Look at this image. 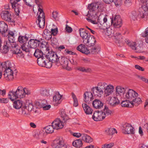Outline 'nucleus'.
Instances as JSON below:
<instances>
[{"mask_svg": "<svg viewBox=\"0 0 148 148\" xmlns=\"http://www.w3.org/2000/svg\"><path fill=\"white\" fill-rule=\"evenodd\" d=\"M33 0H23L25 4L30 7L32 6V5H31V3L32 2Z\"/></svg>", "mask_w": 148, "mask_h": 148, "instance_id": "nucleus-64", "label": "nucleus"}, {"mask_svg": "<svg viewBox=\"0 0 148 148\" xmlns=\"http://www.w3.org/2000/svg\"><path fill=\"white\" fill-rule=\"evenodd\" d=\"M51 35L53 36H56L57 34L58 33V29L57 28L55 29H51Z\"/></svg>", "mask_w": 148, "mask_h": 148, "instance_id": "nucleus-58", "label": "nucleus"}, {"mask_svg": "<svg viewBox=\"0 0 148 148\" xmlns=\"http://www.w3.org/2000/svg\"><path fill=\"white\" fill-rule=\"evenodd\" d=\"M35 137L37 139H41L44 137V133L43 132H37L35 135Z\"/></svg>", "mask_w": 148, "mask_h": 148, "instance_id": "nucleus-48", "label": "nucleus"}, {"mask_svg": "<svg viewBox=\"0 0 148 148\" xmlns=\"http://www.w3.org/2000/svg\"><path fill=\"white\" fill-rule=\"evenodd\" d=\"M28 39V37L25 36H23L20 35L18 38L19 42L21 43L24 44H26Z\"/></svg>", "mask_w": 148, "mask_h": 148, "instance_id": "nucleus-34", "label": "nucleus"}, {"mask_svg": "<svg viewBox=\"0 0 148 148\" xmlns=\"http://www.w3.org/2000/svg\"><path fill=\"white\" fill-rule=\"evenodd\" d=\"M111 23L114 27L115 28H119L121 27L122 24V20L119 15H116L112 18Z\"/></svg>", "mask_w": 148, "mask_h": 148, "instance_id": "nucleus-7", "label": "nucleus"}, {"mask_svg": "<svg viewBox=\"0 0 148 148\" xmlns=\"http://www.w3.org/2000/svg\"><path fill=\"white\" fill-rule=\"evenodd\" d=\"M103 113L102 111L94 112L92 116V119L95 121L102 120L105 119V116H103Z\"/></svg>", "mask_w": 148, "mask_h": 148, "instance_id": "nucleus-13", "label": "nucleus"}, {"mask_svg": "<svg viewBox=\"0 0 148 148\" xmlns=\"http://www.w3.org/2000/svg\"><path fill=\"white\" fill-rule=\"evenodd\" d=\"M11 16V14L8 11H4L1 15L2 18L8 22H12Z\"/></svg>", "mask_w": 148, "mask_h": 148, "instance_id": "nucleus-18", "label": "nucleus"}, {"mask_svg": "<svg viewBox=\"0 0 148 148\" xmlns=\"http://www.w3.org/2000/svg\"><path fill=\"white\" fill-rule=\"evenodd\" d=\"M16 49L13 51L12 53L13 54H20L22 53V51L20 49H18V47L16 48Z\"/></svg>", "mask_w": 148, "mask_h": 148, "instance_id": "nucleus-60", "label": "nucleus"}, {"mask_svg": "<svg viewBox=\"0 0 148 148\" xmlns=\"http://www.w3.org/2000/svg\"><path fill=\"white\" fill-rule=\"evenodd\" d=\"M23 92L24 95V97H25L26 95H29L30 94V91L27 88H23Z\"/></svg>", "mask_w": 148, "mask_h": 148, "instance_id": "nucleus-56", "label": "nucleus"}, {"mask_svg": "<svg viewBox=\"0 0 148 148\" xmlns=\"http://www.w3.org/2000/svg\"><path fill=\"white\" fill-rule=\"evenodd\" d=\"M20 7L21 5L18 4V5H16L15 7L14 8L16 14L17 15H18L20 12Z\"/></svg>", "mask_w": 148, "mask_h": 148, "instance_id": "nucleus-52", "label": "nucleus"}, {"mask_svg": "<svg viewBox=\"0 0 148 148\" xmlns=\"http://www.w3.org/2000/svg\"><path fill=\"white\" fill-rule=\"evenodd\" d=\"M142 3L145 4L143 5L139 9L140 16L143 18L147 13L148 11V0H139Z\"/></svg>", "mask_w": 148, "mask_h": 148, "instance_id": "nucleus-6", "label": "nucleus"}, {"mask_svg": "<svg viewBox=\"0 0 148 148\" xmlns=\"http://www.w3.org/2000/svg\"><path fill=\"white\" fill-rule=\"evenodd\" d=\"M58 56L56 53L53 51H49V53L47 54L45 56L47 59L49 58V60H51L53 63H55L57 61Z\"/></svg>", "mask_w": 148, "mask_h": 148, "instance_id": "nucleus-12", "label": "nucleus"}, {"mask_svg": "<svg viewBox=\"0 0 148 148\" xmlns=\"http://www.w3.org/2000/svg\"><path fill=\"white\" fill-rule=\"evenodd\" d=\"M93 94L90 92H86L84 94V100L88 104L92 103V100L93 99Z\"/></svg>", "mask_w": 148, "mask_h": 148, "instance_id": "nucleus-14", "label": "nucleus"}, {"mask_svg": "<svg viewBox=\"0 0 148 148\" xmlns=\"http://www.w3.org/2000/svg\"><path fill=\"white\" fill-rule=\"evenodd\" d=\"M93 107L96 109H100L103 107V104L100 100L95 99L92 103Z\"/></svg>", "mask_w": 148, "mask_h": 148, "instance_id": "nucleus-22", "label": "nucleus"}, {"mask_svg": "<svg viewBox=\"0 0 148 148\" xmlns=\"http://www.w3.org/2000/svg\"><path fill=\"white\" fill-rule=\"evenodd\" d=\"M126 42L132 49L135 50L136 52L141 53L142 52L141 47L139 44H136L135 42H130L129 40L126 41Z\"/></svg>", "mask_w": 148, "mask_h": 148, "instance_id": "nucleus-11", "label": "nucleus"}, {"mask_svg": "<svg viewBox=\"0 0 148 148\" xmlns=\"http://www.w3.org/2000/svg\"><path fill=\"white\" fill-rule=\"evenodd\" d=\"M38 47L40 49L43 51L44 52L45 56L48 53H49L50 51L49 47H48V45L47 43L45 42H41V41L39 40V41L38 42Z\"/></svg>", "mask_w": 148, "mask_h": 148, "instance_id": "nucleus-9", "label": "nucleus"}, {"mask_svg": "<svg viewBox=\"0 0 148 148\" xmlns=\"http://www.w3.org/2000/svg\"><path fill=\"white\" fill-rule=\"evenodd\" d=\"M105 132L106 134L109 136H112L115 133H117V131L115 129L111 127L107 128Z\"/></svg>", "mask_w": 148, "mask_h": 148, "instance_id": "nucleus-33", "label": "nucleus"}, {"mask_svg": "<svg viewBox=\"0 0 148 148\" xmlns=\"http://www.w3.org/2000/svg\"><path fill=\"white\" fill-rule=\"evenodd\" d=\"M54 129H55L52 125L47 126L45 128V131L47 134L53 133V132Z\"/></svg>", "mask_w": 148, "mask_h": 148, "instance_id": "nucleus-39", "label": "nucleus"}, {"mask_svg": "<svg viewBox=\"0 0 148 148\" xmlns=\"http://www.w3.org/2000/svg\"><path fill=\"white\" fill-rule=\"evenodd\" d=\"M93 95L97 97H101L103 94V90L98 88L97 87L93 88L92 89Z\"/></svg>", "mask_w": 148, "mask_h": 148, "instance_id": "nucleus-21", "label": "nucleus"}, {"mask_svg": "<svg viewBox=\"0 0 148 148\" xmlns=\"http://www.w3.org/2000/svg\"><path fill=\"white\" fill-rule=\"evenodd\" d=\"M8 44H9V47H12V48H16L18 47V46L17 45L16 42L13 41V42H8Z\"/></svg>", "mask_w": 148, "mask_h": 148, "instance_id": "nucleus-57", "label": "nucleus"}, {"mask_svg": "<svg viewBox=\"0 0 148 148\" xmlns=\"http://www.w3.org/2000/svg\"><path fill=\"white\" fill-rule=\"evenodd\" d=\"M121 106L123 107H132L134 106V103L131 101H123L121 103Z\"/></svg>", "mask_w": 148, "mask_h": 148, "instance_id": "nucleus-29", "label": "nucleus"}, {"mask_svg": "<svg viewBox=\"0 0 148 148\" xmlns=\"http://www.w3.org/2000/svg\"><path fill=\"white\" fill-rule=\"evenodd\" d=\"M116 43H119V42L122 39L121 35V33L114 32L113 33Z\"/></svg>", "mask_w": 148, "mask_h": 148, "instance_id": "nucleus-35", "label": "nucleus"}, {"mask_svg": "<svg viewBox=\"0 0 148 148\" xmlns=\"http://www.w3.org/2000/svg\"><path fill=\"white\" fill-rule=\"evenodd\" d=\"M36 23L40 28H43L45 25V16H42L40 15H38L37 17Z\"/></svg>", "mask_w": 148, "mask_h": 148, "instance_id": "nucleus-16", "label": "nucleus"}, {"mask_svg": "<svg viewBox=\"0 0 148 148\" xmlns=\"http://www.w3.org/2000/svg\"><path fill=\"white\" fill-rule=\"evenodd\" d=\"M123 133L125 134H134L135 133L134 127L130 124L126 123L123 125Z\"/></svg>", "mask_w": 148, "mask_h": 148, "instance_id": "nucleus-8", "label": "nucleus"}, {"mask_svg": "<svg viewBox=\"0 0 148 148\" xmlns=\"http://www.w3.org/2000/svg\"><path fill=\"white\" fill-rule=\"evenodd\" d=\"M9 44L8 42H6L4 43V45L3 47L2 52L4 54L6 53L9 51Z\"/></svg>", "mask_w": 148, "mask_h": 148, "instance_id": "nucleus-44", "label": "nucleus"}, {"mask_svg": "<svg viewBox=\"0 0 148 148\" xmlns=\"http://www.w3.org/2000/svg\"><path fill=\"white\" fill-rule=\"evenodd\" d=\"M101 47L99 45H96L95 47H92L91 49H87L85 45L83 44H81L78 46L76 49L82 53L86 54H97L99 53Z\"/></svg>", "mask_w": 148, "mask_h": 148, "instance_id": "nucleus-4", "label": "nucleus"}, {"mask_svg": "<svg viewBox=\"0 0 148 148\" xmlns=\"http://www.w3.org/2000/svg\"><path fill=\"white\" fill-rule=\"evenodd\" d=\"M62 64L61 65L63 66L68 70H70L71 68L68 66V59L66 58H64V60L62 61Z\"/></svg>", "mask_w": 148, "mask_h": 148, "instance_id": "nucleus-43", "label": "nucleus"}, {"mask_svg": "<svg viewBox=\"0 0 148 148\" xmlns=\"http://www.w3.org/2000/svg\"><path fill=\"white\" fill-rule=\"evenodd\" d=\"M3 69H4L3 75L5 80L7 81H12L13 78V70L14 69V64L7 61L2 63L1 64Z\"/></svg>", "mask_w": 148, "mask_h": 148, "instance_id": "nucleus-1", "label": "nucleus"}, {"mask_svg": "<svg viewBox=\"0 0 148 148\" xmlns=\"http://www.w3.org/2000/svg\"><path fill=\"white\" fill-rule=\"evenodd\" d=\"M23 90V87L21 86H18L16 90L13 89L9 92L8 96L9 99L12 101H14L17 98H24Z\"/></svg>", "mask_w": 148, "mask_h": 148, "instance_id": "nucleus-5", "label": "nucleus"}, {"mask_svg": "<svg viewBox=\"0 0 148 148\" xmlns=\"http://www.w3.org/2000/svg\"><path fill=\"white\" fill-rule=\"evenodd\" d=\"M44 58H40L38 59L37 62L39 65L41 66H44L45 60H43Z\"/></svg>", "mask_w": 148, "mask_h": 148, "instance_id": "nucleus-49", "label": "nucleus"}, {"mask_svg": "<svg viewBox=\"0 0 148 148\" xmlns=\"http://www.w3.org/2000/svg\"><path fill=\"white\" fill-rule=\"evenodd\" d=\"M138 94L132 89H129L128 91L124 94V97L132 101L138 95Z\"/></svg>", "mask_w": 148, "mask_h": 148, "instance_id": "nucleus-10", "label": "nucleus"}, {"mask_svg": "<svg viewBox=\"0 0 148 148\" xmlns=\"http://www.w3.org/2000/svg\"><path fill=\"white\" fill-rule=\"evenodd\" d=\"M9 100L8 98H0V103H8Z\"/></svg>", "mask_w": 148, "mask_h": 148, "instance_id": "nucleus-63", "label": "nucleus"}, {"mask_svg": "<svg viewBox=\"0 0 148 148\" xmlns=\"http://www.w3.org/2000/svg\"><path fill=\"white\" fill-rule=\"evenodd\" d=\"M65 57L64 56H58L57 61L55 62L56 65L59 66L62 64V61L64 59Z\"/></svg>", "mask_w": 148, "mask_h": 148, "instance_id": "nucleus-40", "label": "nucleus"}, {"mask_svg": "<svg viewBox=\"0 0 148 148\" xmlns=\"http://www.w3.org/2000/svg\"><path fill=\"white\" fill-rule=\"evenodd\" d=\"M19 114H22L24 116H26L28 114V111L27 110L26 106H23L19 111Z\"/></svg>", "mask_w": 148, "mask_h": 148, "instance_id": "nucleus-36", "label": "nucleus"}, {"mask_svg": "<svg viewBox=\"0 0 148 148\" xmlns=\"http://www.w3.org/2000/svg\"><path fill=\"white\" fill-rule=\"evenodd\" d=\"M38 41L39 40L31 39L28 42V47L32 48H36L37 47V45L38 46Z\"/></svg>", "mask_w": 148, "mask_h": 148, "instance_id": "nucleus-23", "label": "nucleus"}, {"mask_svg": "<svg viewBox=\"0 0 148 148\" xmlns=\"http://www.w3.org/2000/svg\"><path fill=\"white\" fill-rule=\"evenodd\" d=\"M80 36L82 38L83 42L84 44L88 47H93L96 42L95 38L92 35L87 33L84 28L79 29Z\"/></svg>", "mask_w": 148, "mask_h": 148, "instance_id": "nucleus-2", "label": "nucleus"}, {"mask_svg": "<svg viewBox=\"0 0 148 148\" xmlns=\"http://www.w3.org/2000/svg\"><path fill=\"white\" fill-rule=\"evenodd\" d=\"M63 110L61 111V116L62 119L64 122H66L68 119V117L66 114L65 112Z\"/></svg>", "mask_w": 148, "mask_h": 148, "instance_id": "nucleus-46", "label": "nucleus"}, {"mask_svg": "<svg viewBox=\"0 0 148 148\" xmlns=\"http://www.w3.org/2000/svg\"><path fill=\"white\" fill-rule=\"evenodd\" d=\"M114 87L111 85L106 86L104 89L105 94L106 96L109 95L113 91Z\"/></svg>", "mask_w": 148, "mask_h": 148, "instance_id": "nucleus-24", "label": "nucleus"}, {"mask_svg": "<svg viewBox=\"0 0 148 148\" xmlns=\"http://www.w3.org/2000/svg\"><path fill=\"white\" fill-rule=\"evenodd\" d=\"M71 96L73 99V106L75 107H77L78 105V101L76 96L73 92L71 93Z\"/></svg>", "mask_w": 148, "mask_h": 148, "instance_id": "nucleus-45", "label": "nucleus"}, {"mask_svg": "<svg viewBox=\"0 0 148 148\" xmlns=\"http://www.w3.org/2000/svg\"><path fill=\"white\" fill-rule=\"evenodd\" d=\"M43 36L46 40H51L52 38L51 32L47 29H45L44 31Z\"/></svg>", "mask_w": 148, "mask_h": 148, "instance_id": "nucleus-26", "label": "nucleus"}, {"mask_svg": "<svg viewBox=\"0 0 148 148\" xmlns=\"http://www.w3.org/2000/svg\"><path fill=\"white\" fill-rule=\"evenodd\" d=\"M82 140L87 143H90L92 142L93 139L89 136L86 134H83L82 136Z\"/></svg>", "mask_w": 148, "mask_h": 148, "instance_id": "nucleus-31", "label": "nucleus"}, {"mask_svg": "<svg viewBox=\"0 0 148 148\" xmlns=\"http://www.w3.org/2000/svg\"><path fill=\"white\" fill-rule=\"evenodd\" d=\"M55 141L56 143L55 145V148H61L65 145L64 140L61 137L57 138Z\"/></svg>", "mask_w": 148, "mask_h": 148, "instance_id": "nucleus-20", "label": "nucleus"}, {"mask_svg": "<svg viewBox=\"0 0 148 148\" xmlns=\"http://www.w3.org/2000/svg\"><path fill=\"white\" fill-rule=\"evenodd\" d=\"M98 8V6L96 3H92L88 4V8L89 11H88L87 15H89L90 16L88 18H87L86 19L89 22L94 24H97L98 23H99L100 22L99 21V17L98 19V23L92 20V19L97 18L99 15L98 13H96L95 11V10Z\"/></svg>", "mask_w": 148, "mask_h": 148, "instance_id": "nucleus-3", "label": "nucleus"}, {"mask_svg": "<svg viewBox=\"0 0 148 148\" xmlns=\"http://www.w3.org/2000/svg\"><path fill=\"white\" fill-rule=\"evenodd\" d=\"M65 30L69 33H70L73 31V29L72 28L69 26L67 24H66V25Z\"/></svg>", "mask_w": 148, "mask_h": 148, "instance_id": "nucleus-59", "label": "nucleus"}, {"mask_svg": "<svg viewBox=\"0 0 148 148\" xmlns=\"http://www.w3.org/2000/svg\"><path fill=\"white\" fill-rule=\"evenodd\" d=\"M44 52L41 49H36L35 50V52L34 53V55L38 59L40 58H44L45 56Z\"/></svg>", "mask_w": 148, "mask_h": 148, "instance_id": "nucleus-25", "label": "nucleus"}, {"mask_svg": "<svg viewBox=\"0 0 148 148\" xmlns=\"http://www.w3.org/2000/svg\"><path fill=\"white\" fill-rule=\"evenodd\" d=\"M27 110L28 111H31L33 108V105L32 103H29L27 106H26Z\"/></svg>", "mask_w": 148, "mask_h": 148, "instance_id": "nucleus-61", "label": "nucleus"}, {"mask_svg": "<svg viewBox=\"0 0 148 148\" xmlns=\"http://www.w3.org/2000/svg\"><path fill=\"white\" fill-rule=\"evenodd\" d=\"M107 85V84L105 82H100L97 84V86L96 87H98V88L103 90L105 89Z\"/></svg>", "mask_w": 148, "mask_h": 148, "instance_id": "nucleus-47", "label": "nucleus"}, {"mask_svg": "<svg viewBox=\"0 0 148 148\" xmlns=\"http://www.w3.org/2000/svg\"><path fill=\"white\" fill-rule=\"evenodd\" d=\"M51 60H49V61L47 60L46 61L45 60L44 65L45 67L49 69L52 66V63L53 62Z\"/></svg>", "mask_w": 148, "mask_h": 148, "instance_id": "nucleus-50", "label": "nucleus"}, {"mask_svg": "<svg viewBox=\"0 0 148 148\" xmlns=\"http://www.w3.org/2000/svg\"><path fill=\"white\" fill-rule=\"evenodd\" d=\"M136 76L140 79L141 80L145 83L148 84V79L145 78V77L139 75H136Z\"/></svg>", "mask_w": 148, "mask_h": 148, "instance_id": "nucleus-51", "label": "nucleus"}, {"mask_svg": "<svg viewBox=\"0 0 148 148\" xmlns=\"http://www.w3.org/2000/svg\"><path fill=\"white\" fill-rule=\"evenodd\" d=\"M20 0H10V2L13 8L15 7L16 5L18 4L17 3L20 1Z\"/></svg>", "mask_w": 148, "mask_h": 148, "instance_id": "nucleus-53", "label": "nucleus"}, {"mask_svg": "<svg viewBox=\"0 0 148 148\" xmlns=\"http://www.w3.org/2000/svg\"><path fill=\"white\" fill-rule=\"evenodd\" d=\"M131 102L133 103L134 104V103L136 106H137L141 103L142 101L140 98L137 97H136L135 98H133L131 101Z\"/></svg>", "mask_w": 148, "mask_h": 148, "instance_id": "nucleus-42", "label": "nucleus"}, {"mask_svg": "<svg viewBox=\"0 0 148 148\" xmlns=\"http://www.w3.org/2000/svg\"><path fill=\"white\" fill-rule=\"evenodd\" d=\"M102 112H103V116H105V118L106 116L110 115L112 112V111L108 109V108L106 106H105V109L103 110V111H102Z\"/></svg>", "mask_w": 148, "mask_h": 148, "instance_id": "nucleus-41", "label": "nucleus"}, {"mask_svg": "<svg viewBox=\"0 0 148 148\" xmlns=\"http://www.w3.org/2000/svg\"><path fill=\"white\" fill-rule=\"evenodd\" d=\"M125 89L123 87H122L120 86H117L116 87V93H118L119 94L122 95L125 94Z\"/></svg>", "mask_w": 148, "mask_h": 148, "instance_id": "nucleus-37", "label": "nucleus"}, {"mask_svg": "<svg viewBox=\"0 0 148 148\" xmlns=\"http://www.w3.org/2000/svg\"><path fill=\"white\" fill-rule=\"evenodd\" d=\"M40 95L44 97H47L49 95V90L48 88H42L40 90Z\"/></svg>", "mask_w": 148, "mask_h": 148, "instance_id": "nucleus-28", "label": "nucleus"}, {"mask_svg": "<svg viewBox=\"0 0 148 148\" xmlns=\"http://www.w3.org/2000/svg\"><path fill=\"white\" fill-rule=\"evenodd\" d=\"M62 95L60 94L58 92H56L53 97V102L55 103V104H59L62 101L61 99Z\"/></svg>", "mask_w": 148, "mask_h": 148, "instance_id": "nucleus-19", "label": "nucleus"}, {"mask_svg": "<svg viewBox=\"0 0 148 148\" xmlns=\"http://www.w3.org/2000/svg\"><path fill=\"white\" fill-rule=\"evenodd\" d=\"M23 101L20 100L15 101L13 103V107L16 109H19L22 106Z\"/></svg>", "mask_w": 148, "mask_h": 148, "instance_id": "nucleus-32", "label": "nucleus"}, {"mask_svg": "<svg viewBox=\"0 0 148 148\" xmlns=\"http://www.w3.org/2000/svg\"><path fill=\"white\" fill-rule=\"evenodd\" d=\"M108 103L110 105L114 106L119 104V101L117 98L109 97L108 99Z\"/></svg>", "mask_w": 148, "mask_h": 148, "instance_id": "nucleus-17", "label": "nucleus"}, {"mask_svg": "<svg viewBox=\"0 0 148 148\" xmlns=\"http://www.w3.org/2000/svg\"><path fill=\"white\" fill-rule=\"evenodd\" d=\"M73 145L76 147H80L82 145V143L81 140L78 139L74 141L72 143Z\"/></svg>", "mask_w": 148, "mask_h": 148, "instance_id": "nucleus-38", "label": "nucleus"}, {"mask_svg": "<svg viewBox=\"0 0 148 148\" xmlns=\"http://www.w3.org/2000/svg\"><path fill=\"white\" fill-rule=\"evenodd\" d=\"M138 11H139V10ZM139 13L137 12H136L135 11H132L130 15L131 19L133 21H135L137 20V18L138 16L140 18H143L140 16L139 11Z\"/></svg>", "mask_w": 148, "mask_h": 148, "instance_id": "nucleus-30", "label": "nucleus"}, {"mask_svg": "<svg viewBox=\"0 0 148 148\" xmlns=\"http://www.w3.org/2000/svg\"><path fill=\"white\" fill-rule=\"evenodd\" d=\"M113 2L116 6H121L123 3V0H114Z\"/></svg>", "mask_w": 148, "mask_h": 148, "instance_id": "nucleus-55", "label": "nucleus"}, {"mask_svg": "<svg viewBox=\"0 0 148 148\" xmlns=\"http://www.w3.org/2000/svg\"><path fill=\"white\" fill-rule=\"evenodd\" d=\"M131 0H124V3L127 6H129L131 5Z\"/></svg>", "mask_w": 148, "mask_h": 148, "instance_id": "nucleus-62", "label": "nucleus"}, {"mask_svg": "<svg viewBox=\"0 0 148 148\" xmlns=\"http://www.w3.org/2000/svg\"><path fill=\"white\" fill-rule=\"evenodd\" d=\"M82 106L85 113L86 114H92V109L86 103L83 104Z\"/></svg>", "mask_w": 148, "mask_h": 148, "instance_id": "nucleus-27", "label": "nucleus"}, {"mask_svg": "<svg viewBox=\"0 0 148 148\" xmlns=\"http://www.w3.org/2000/svg\"><path fill=\"white\" fill-rule=\"evenodd\" d=\"M114 145L113 143H112L109 144H106L102 145V148H111Z\"/></svg>", "mask_w": 148, "mask_h": 148, "instance_id": "nucleus-54", "label": "nucleus"}, {"mask_svg": "<svg viewBox=\"0 0 148 148\" xmlns=\"http://www.w3.org/2000/svg\"><path fill=\"white\" fill-rule=\"evenodd\" d=\"M54 129L58 130L63 127L64 125L63 124V122L58 119H56L51 123Z\"/></svg>", "mask_w": 148, "mask_h": 148, "instance_id": "nucleus-15", "label": "nucleus"}]
</instances>
